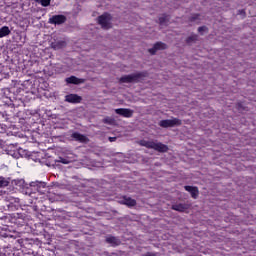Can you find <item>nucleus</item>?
I'll use <instances>...</instances> for the list:
<instances>
[{
    "label": "nucleus",
    "mask_w": 256,
    "mask_h": 256,
    "mask_svg": "<svg viewBox=\"0 0 256 256\" xmlns=\"http://www.w3.org/2000/svg\"><path fill=\"white\" fill-rule=\"evenodd\" d=\"M121 83H135V81H141V74H130L120 78Z\"/></svg>",
    "instance_id": "obj_5"
},
{
    "label": "nucleus",
    "mask_w": 256,
    "mask_h": 256,
    "mask_svg": "<svg viewBox=\"0 0 256 256\" xmlns=\"http://www.w3.org/2000/svg\"><path fill=\"white\" fill-rule=\"evenodd\" d=\"M106 241L112 245H119V240H117L115 237H108Z\"/></svg>",
    "instance_id": "obj_19"
},
{
    "label": "nucleus",
    "mask_w": 256,
    "mask_h": 256,
    "mask_svg": "<svg viewBox=\"0 0 256 256\" xmlns=\"http://www.w3.org/2000/svg\"><path fill=\"white\" fill-rule=\"evenodd\" d=\"M104 122H105V123H108V125H113V123H115V119L110 118V117H106V118L104 119Z\"/></svg>",
    "instance_id": "obj_22"
},
{
    "label": "nucleus",
    "mask_w": 256,
    "mask_h": 256,
    "mask_svg": "<svg viewBox=\"0 0 256 256\" xmlns=\"http://www.w3.org/2000/svg\"><path fill=\"white\" fill-rule=\"evenodd\" d=\"M185 190L192 195L193 199H197V196L199 195L197 187L185 186Z\"/></svg>",
    "instance_id": "obj_12"
},
{
    "label": "nucleus",
    "mask_w": 256,
    "mask_h": 256,
    "mask_svg": "<svg viewBox=\"0 0 256 256\" xmlns=\"http://www.w3.org/2000/svg\"><path fill=\"white\" fill-rule=\"evenodd\" d=\"M191 41H197V35H192L188 38V43H191Z\"/></svg>",
    "instance_id": "obj_23"
},
{
    "label": "nucleus",
    "mask_w": 256,
    "mask_h": 256,
    "mask_svg": "<svg viewBox=\"0 0 256 256\" xmlns=\"http://www.w3.org/2000/svg\"><path fill=\"white\" fill-rule=\"evenodd\" d=\"M63 165H65V156H59L54 163L55 169L63 170Z\"/></svg>",
    "instance_id": "obj_10"
},
{
    "label": "nucleus",
    "mask_w": 256,
    "mask_h": 256,
    "mask_svg": "<svg viewBox=\"0 0 256 256\" xmlns=\"http://www.w3.org/2000/svg\"><path fill=\"white\" fill-rule=\"evenodd\" d=\"M7 35H11V30L7 26L0 28V39L7 37Z\"/></svg>",
    "instance_id": "obj_16"
},
{
    "label": "nucleus",
    "mask_w": 256,
    "mask_h": 256,
    "mask_svg": "<svg viewBox=\"0 0 256 256\" xmlns=\"http://www.w3.org/2000/svg\"><path fill=\"white\" fill-rule=\"evenodd\" d=\"M160 127H177L178 125H181V120L177 118L167 119V120H161L159 122Z\"/></svg>",
    "instance_id": "obj_3"
},
{
    "label": "nucleus",
    "mask_w": 256,
    "mask_h": 256,
    "mask_svg": "<svg viewBox=\"0 0 256 256\" xmlns=\"http://www.w3.org/2000/svg\"><path fill=\"white\" fill-rule=\"evenodd\" d=\"M10 155L15 159L19 158V152H13V153H10Z\"/></svg>",
    "instance_id": "obj_24"
},
{
    "label": "nucleus",
    "mask_w": 256,
    "mask_h": 256,
    "mask_svg": "<svg viewBox=\"0 0 256 256\" xmlns=\"http://www.w3.org/2000/svg\"><path fill=\"white\" fill-rule=\"evenodd\" d=\"M66 83H70L72 85H81V83H85L84 79H79L75 76H71L66 79Z\"/></svg>",
    "instance_id": "obj_11"
},
{
    "label": "nucleus",
    "mask_w": 256,
    "mask_h": 256,
    "mask_svg": "<svg viewBox=\"0 0 256 256\" xmlns=\"http://www.w3.org/2000/svg\"><path fill=\"white\" fill-rule=\"evenodd\" d=\"M115 113L117 115H121V117H133V110L129 109V108H118L115 109Z\"/></svg>",
    "instance_id": "obj_7"
},
{
    "label": "nucleus",
    "mask_w": 256,
    "mask_h": 256,
    "mask_svg": "<svg viewBox=\"0 0 256 256\" xmlns=\"http://www.w3.org/2000/svg\"><path fill=\"white\" fill-rule=\"evenodd\" d=\"M172 209H174V211H187V209H189V206L187 204H176L172 206Z\"/></svg>",
    "instance_id": "obj_15"
},
{
    "label": "nucleus",
    "mask_w": 256,
    "mask_h": 256,
    "mask_svg": "<svg viewBox=\"0 0 256 256\" xmlns=\"http://www.w3.org/2000/svg\"><path fill=\"white\" fill-rule=\"evenodd\" d=\"M140 145H142V147H147L148 149H155V151H159L160 153H165L168 149L167 145L154 141L142 140L140 141Z\"/></svg>",
    "instance_id": "obj_1"
},
{
    "label": "nucleus",
    "mask_w": 256,
    "mask_h": 256,
    "mask_svg": "<svg viewBox=\"0 0 256 256\" xmlns=\"http://www.w3.org/2000/svg\"><path fill=\"white\" fill-rule=\"evenodd\" d=\"M31 187H35L38 193H41V195H45L48 191L47 183L43 181H35L31 182Z\"/></svg>",
    "instance_id": "obj_4"
},
{
    "label": "nucleus",
    "mask_w": 256,
    "mask_h": 256,
    "mask_svg": "<svg viewBox=\"0 0 256 256\" xmlns=\"http://www.w3.org/2000/svg\"><path fill=\"white\" fill-rule=\"evenodd\" d=\"M65 101L68 103H81V96L77 94L66 95Z\"/></svg>",
    "instance_id": "obj_9"
},
{
    "label": "nucleus",
    "mask_w": 256,
    "mask_h": 256,
    "mask_svg": "<svg viewBox=\"0 0 256 256\" xmlns=\"http://www.w3.org/2000/svg\"><path fill=\"white\" fill-rule=\"evenodd\" d=\"M109 141L113 142V141H115V138L110 137V138H109Z\"/></svg>",
    "instance_id": "obj_26"
},
{
    "label": "nucleus",
    "mask_w": 256,
    "mask_h": 256,
    "mask_svg": "<svg viewBox=\"0 0 256 256\" xmlns=\"http://www.w3.org/2000/svg\"><path fill=\"white\" fill-rule=\"evenodd\" d=\"M34 1L42 5V7H49L51 5V0H34Z\"/></svg>",
    "instance_id": "obj_18"
},
{
    "label": "nucleus",
    "mask_w": 256,
    "mask_h": 256,
    "mask_svg": "<svg viewBox=\"0 0 256 256\" xmlns=\"http://www.w3.org/2000/svg\"><path fill=\"white\" fill-rule=\"evenodd\" d=\"M98 23L101 25L102 29H111V15L109 14H103L99 16Z\"/></svg>",
    "instance_id": "obj_2"
},
{
    "label": "nucleus",
    "mask_w": 256,
    "mask_h": 256,
    "mask_svg": "<svg viewBox=\"0 0 256 256\" xmlns=\"http://www.w3.org/2000/svg\"><path fill=\"white\" fill-rule=\"evenodd\" d=\"M198 31H199V33H201V31H205V27L198 28Z\"/></svg>",
    "instance_id": "obj_25"
},
{
    "label": "nucleus",
    "mask_w": 256,
    "mask_h": 256,
    "mask_svg": "<svg viewBox=\"0 0 256 256\" xmlns=\"http://www.w3.org/2000/svg\"><path fill=\"white\" fill-rule=\"evenodd\" d=\"M65 163L67 164V163H69V161L65 160Z\"/></svg>",
    "instance_id": "obj_27"
},
{
    "label": "nucleus",
    "mask_w": 256,
    "mask_h": 256,
    "mask_svg": "<svg viewBox=\"0 0 256 256\" xmlns=\"http://www.w3.org/2000/svg\"><path fill=\"white\" fill-rule=\"evenodd\" d=\"M63 47H65V42H63V41H58V42L52 43V49L59 50V49H63Z\"/></svg>",
    "instance_id": "obj_17"
},
{
    "label": "nucleus",
    "mask_w": 256,
    "mask_h": 256,
    "mask_svg": "<svg viewBox=\"0 0 256 256\" xmlns=\"http://www.w3.org/2000/svg\"><path fill=\"white\" fill-rule=\"evenodd\" d=\"M160 25H167V16H162L159 18Z\"/></svg>",
    "instance_id": "obj_21"
},
{
    "label": "nucleus",
    "mask_w": 256,
    "mask_h": 256,
    "mask_svg": "<svg viewBox=\"0 0 256 256\" xmlns=\"http://www.w3.org/2000/svg\"><path fill=\"white\" fill-rule=\"evenodd\" d=\"M48 23L50 25H63V23H65V16L64 15H54L49 18Z\"/></svg>",
    "instance_id": "obj_6"
},
{
    "label": "nucleus",
    "mask_w": 256,
    "mask_h": 256,
    "mask_svg": "<svg viewBox=\"0 0 256 256\" xmlns=\"http://www.w3.org/2000/svg\"><path fill=\"white\" fill-rule=\"evenodd\" d=\"M73 139L75 141H80V143H87V136L80 134V133H73L72 134Z\"/></svg>",
    "instance_id": "obj_13"
},
{
    "label": "nucleus",
    "mask_w": 256,
    "mask_h": 256,
    "mask_svg": "<svg viewBox=\"0 0 256 256\" xmlns=\"http://www.w3.org/2000/svg\"><path fill=\"white\" fill-rule=\"evenodd\" d=\"M163 49H167V45L163 42H157L154 45V47L149 50V53H151V55H155V53H157V51H161Z\"/></svg>",
    "instance_id": "obj_8"
},
{
    "label": "nucleus",
    "mask_w": 256,
    "mask_h": 256,
    "mask_svg": "<svg viewBox=\"0 0 256 256\" xmlns=\"http://www.w3.org/2000/svg\"><path fill=\"white\" fill-rule=\"evenodd\" d=\"M122 203L123 205H127L128 207H135L137 202L130 197H124Z\"/></svg>",
    "instance_id": "obj_14"
},
{
    "label": "nucleus",
    "mask_w": 256,
    "mask_h": 256,
    "mask_svg": "<svg viewBox=\"0 0 256 256\" xmlns=\"http://www.w3.org/2000/svg\"><path fill=\"white\" fill-rule=\"evenodd\" d=\"M7 185H9V181L3 177H0V187H7Z\"/></svg>",
    "instance_id": "obj_20"
}]
</instances>
